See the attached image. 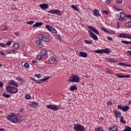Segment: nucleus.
Listing matches in <instances>:
<instances>
[{
    "label": "nucleus",
    "instance_id": "obj_12",
    "mask_svg": "<svg viewBox=\"0 0 131 131\" xmlns=\"http://www.w3.org/2000/svg\"><path fill=\"white\" fill-rule=\"evenodd\" d=\"M39 7H40L42 9V10H44L45 11H46L47 9L49 8V5L47 4H41L39 5Z\"/></svg>",
    "mask_w": 131,
    "mask_h": 131
},
{
    "label": "nucleus",
    "instance_id": "obj_59",
    "mask_svg": "<svg viewBox=\"0 0 131 131\" xmlns=\"http://www.w3.org/2000/svg\"><path fill=\"white\" fill-rule=\"evenodd\" d=\"M0 54H1V55H2L3 56H6V54L3 51L0 52Z\"/></svg>",
    "mask_w": 131,
    "mask_h": 131
},
{
    "label": "nucleus",
    "instance_id": "obj_58",
    "mask_svg": "<svg viewBox=\"0 0 131 131\" xmlns=\"http://www.w3.org/2000/svg\"><path fill=\"white\" fill-rule=\"evenodd\" d=\"M107 38L108 40H112V37H111V36H107Z\"/></svg>",
    "mask_w": 131,
    "mask_h": 131
},
{
    "label": "nucleus",
    "instance_id": "obj_2",
    "mask_svg": "<svg viewBox=\"0 0 131 131\" xmlns=\"http://www.w3.org/2000/svg\"><path fill=\"white\" fill-rule=\"evenodd\" d=\"M6 91L10 94H16L18 92V89L11 85L6 86Z\"/></svg>",
    "mask_w": 131,
    "mask_h": 131
},
{
    "label": "nucleus",
    "instance_id": "obj_4",
    "mask_svg": "<svg viewBox=\"0 0 131 131\" xmlns=\"http://www.w3.org/2000/svg\"><path fill=\"white\" fill-rule=\"evenodd\" d=\"M37 37L38 38H39V39H41V40H43L44 41H50V36L48 35H47L40 34L38 35Z\"/></svg>",
    "mask_w": 131,
    "mask_h": 131
},
{
    "label": "nucleus",
    "instance_id": "obj_24",
    "mask_svg": "<svg viewBox=\"0 0 131 131\" xmlns=\"http://www.w3.org/2000/svg\"><path fill=\"white\" fill-rule=\"evenodd\" d=\"M42 24V23H36L33 25V27H39V26H41Z\"/></svg>",
    "mask_w": 131,
    "mask_h": 131
},
{
    "label": "nucleus",
    "instance_id": "obj_28",
    "mask_svg": "<svg viewBox=\"0 0 131 131\" xmlns=\"http://www.w3.org/2000/svg\"><path fill=\"white\" fill-rule=\"evenodd\" d=\"M94 53L96 54H103V49L95 50Z\"/></svg>",
    "mask_w": 131,
    "mask_h": 131
},
{
    "label": "nucleus",
    "instance_id": "obj_53",
    "mask_svg": "<svg viewBox=\"0 0 131 131\" xmlns=\"http://www.w3.org/2000/svg\"><path fill=\"white\" fill-rule=\"evenodd\" d=\"M17 53V51H15L14 49L11 50V54H16Z\"/></svg>",
    "mask_w": 131,
    "mask_h": 131
},
{
    "label": "nucleus",
    "instance_id": "obj_37",
    "mask_svg": "<svg viewBox=\"0 0 131 131\" xmlns=\"http://www.w3.org/2000/svg\"><path fill=\"white\" fill-rule=\"evenodd\" d=\"M50 78V76L45 77L43 79H40L41 81H46V80H48Z\"/></svg>",
    "mask_w": 131,
    "mask_h": 131
},
{
    "label": "nucleus",
    "instance_id": "obj_22",
    "mask_svg": "<svg viewBox=\"0 0 131 131\" xmlns=\"http://www.w3.org/2000/svg\"><path fill=\"white\" fill-rule=\"evenodd\" d=\"M103 54H109V53H111V51L109 50L108 48H106L105 49H102Z\"/></svg>",
    "mask_w": 131,
    "mask_h": 131
},
{
    "label": "nucleus",
    "instance_id": "obj_54",
    "mask_svg": "<svg viewBox=\"0 0 131 131\" xmlns=\"http://www.w3.org/2000/svg\"><path fill=\"white\" fill-rule=\"evenodd\" d=\"M118 65H120V66H125V63L123 62H121V63H119Z\"/></svg>",
    "mask_w": 131,
    "mask_h": 131
},
{
    "label": "nucleus",
    "instance_id": "obj_49",
    "mask_svg": "<svg viewBox=\"0 0 131 131\" xmlns=\"http://www.w3.org/2000/svg\"><path fill=\"white\" fill-rule=\"evenodd\" d=\"M37 58L38 60H42V56H41V55H38Z\"/></svg>",
    "mask_w": 131,
    "mask_h": 131
},
{
    "label": "nucleus",
    "instance_id": "obj_44",
    "mask_svg": "<svg viewBox=\"0 0 131 131\" xmlns=\"http://www.w3.org/2000/svg\"><path fill=\"white\" fill-rule=\"evenodd\" d=\"M33 23H34V21L32 20V21H27L26 23V24H29L30 25H32V24H33Z\"/></svg>",
    "mask_w": 131,
    "mask_h": 131
},
{
    "label": "nucleus",
    "instance_id": "obj_56",
    "mask_svg": "<svg viewBox=\"0 0 131 131\" xmlns=\"http://www.w3.org/2000/svg\"><path fill=\"white\" fill-rule=\"evenodd\" d=\"M57 39H58V40H61V37L60 35H58V37H57Z\"/></svg>",
    "mask_w": 131,
    "mask_h": 131
},
{
    "label": "nucleus",
    "instance_id": "obj_10",
    "mask_svg": "<svg viewBox=\"0 0 131 131\" xmlns=\"http://www.w3.org/2000/svg\"><path fill=\"white\" fill-rule=\"evenodd\" d=\"M126 17V14L125 13L121 12L120 13V17H118L117 20H119V21H124V18Z\"/></svg>",
    "mask_w": 131,
    "mask_h": 131
},
{
    "label": "nucleus",
    "instance_id": "obj_60",
    "mask_svg": "<svg viewBox=\"0 0 131 131\" xmlns=\"http://www.w3.org/2000/svg\"><path fill=\"white\" fill-rule=\"evenodd\" d=\"M126 17L128 18V19H131V15H126Z\"/></svg>",
    "mask_w": 131,
    "mask_h": 131
},
{
    "label": "nucleus",
    "instance_id": "obj_31",
    "mask_svg": "<svg viewBox=\"0 0 131 131\" xmlns=\"http://www.w3.org/2000/svg\"><path fill=\"white\" fill-rule=\"evenodd\" d=\"M100 29L104 31V32H106V33H110V31H109L107 29H105V28L101 27Z\"/></svg>",
    "mask_w": 131,
    "mask_h": 131
},
{
    "label": "nucleus",
    "instance_id": "obj_41",
    "mask_svg": "<svg viewBox=\"0 0 131 131\" xmlns=\"http://www.w3.org/2000/svg\"><path fill=\"white\" fill-rule=\"evenodd\" d=\"M116 4H118V5L120 4H122V0H115Z\"/></svg>",
    "mask_w": 131,
    "mask_h": 131
},
{
    "label": "nucleus",
    "instance_id": "obj_36",
    "mask_svg": "<svg viewBox=\"0 0 131 131\" xmlns=\"http://www.w3.org/2000/svg\"><path fill=\"white\" fill-rule=\"evenodd\" d=\"M116 76L117 77H118V78H123V77H125L126 76L122 75H119V74H116Z\"/></svg>",
    "mask_w": 131,
    "mask_h": 131
},
{
    "label": "nucleus",
    "instance_id": "obj_38",
    "mask_svg": "<svg viewBox=\"0 0 131 131\" xmlns=\"http://www.w3.org/2000/svg\"><path fill=\"white\" fill-rule=\"evenodd\" d=\"M106 73H108V74H113L114 72L113 71L111 70H108L106 71Z\"/></svg>",
    "mask_w": 131,
    "mask_h": 131
},
{
    "label": "nucleus",
    "instance_id": "obj_32",
    "mask_svg": "<svg viewBox=\"0 0 131 131\" xmlns=\"http://www.w3.org/2000/svg\"><path fill=\"white\" fill-rule=\"evenodd\" d=\"M85 43H86L87 45H92L93 43V41L90 40H84Z\"/></svg>",
    "mask_w": 131,
    "mask_h": 131
},
{
    "label": "nucleus",
    "instance_id": "obj_42",
    "mask_svg": "<svg viewBox=\"0 0 131 131\" xmlns=\"http://www.w3.org/2000/svg\"><path fill=\"white\" fill-rule=\"evenodd\" d=\"M50 32H53V33H57V30L54 28V27H52V29H51V31Z\"/></svg>",
    "mask_w": 131,
    "mask_h": 131
},
{
    "label": "nucleus",
    "instance_id": "obj_30",
    "mask_svg": "<svg viewBox=\"0 0 131 131\" xmlns=\"http://www.w3.org/2000/svg\"><path fill=\"white\" fill-rule=\"evenodd\" d=\"M119 117H120V122H122L124 124H125V123H126V122H125L124 120H123V117H122V116H121Z\"/></svg>",
    "mask_w": 131,
    "mask_h": 131
},
{
    "label": "nucleus",
    "instance_id": "obj_29",
    "mask_svg": "<svg viewBox=\"0 0 131 131\" xmlns=\"http://www.w3.org/2000/svg\"><path fill=\"white\" fill-rule=\"evenodd\" d=\"M71 8L75 10V11H77V12L79 11V9H78V7H76V5H72Z\"/></svg>",
    "mask_w": 131,
    "mask_h": 131
},
{
    "label": "nucleus",
    "instance_id": "obj_48",
    "mask_svg": "<svg viewBox=\"0 0 131 131\" xmlns=\"http://www.w3.org/2000/svg\"><path fill=\"white\" fill-rule=\"evenodd\" d=\"M102 13L103 14H105V15H109V12L108 11H106V10H103Z\"/></svg>",
    "mask_w": 131,
    "mask_h": 131
},
{
    "label": "nucleus",
    "instance_id": "obj_23",
    "mask_svg": "<svg viewBox=\"0 0 131 131\" xmlns=\"http://www.w3.org/2000/svg\"><path fill=\"white\" fill-rule=\"evenodd\" d=\"M30 106L31 107H33L34 108H35V107H37V106H38V104L35 102H32L30 103Z\"/></svg>",
    "mask_w": 131,
    "mask_h": 131
},
{
    "label": "nucleus",
    "instance_id": "obj_40",
    "mask_svg": "<svg viewBox=\"0 0 131 131\" xmlns=\"http://www.w3.org/2000/svg\"><path fill=\"white\" fill-rule=\"evenodd\" d=\"M25 98L27 99V100H29V99H31V96L29 94L26 95Z\"/></svg>",
    "mask_w": 131,
    "mask_h": 131
},
{
    "label": "nucleus",
    "instance_id": "obj_55",
    "mask_svg": "<svg viewBox=\"0 0 131 131\" xmlns=\"http://www.w3.org/2000/svg\"><path fill=\"white\" fill-rule=\"evenodd\" d=\"M4 86V82L0 81V88H3Z\"/></svg>",
    "mask_w": 131,
    "mask_h": 131
},
{
    "label": "nucleus",
    "instance_id": "obj_26",
    "mask_svg": "<svg viewBox=\"0 0 131 131\" xmlns=\"http://www.w3.org/2000/svg\"><path fill=\"white\" fill-rule=\"evenodd\" d=\"M95 131H104V129L102 126H98L97 128H95Z\"/></svg>",
    "mask_w": 131,
    "mask_h": 131
},
{
    "label": "nucleus",
    "instance_id": "obj_27",
    "mask_svg": "<svg viewBox=\"0 0 131 131\" xmlns=\"http://www.w3.org/2000/svg\"><path fill=\"white\" fill-rule=\"evenodd\" d=\"M46 28H47V29H48V30H49V31H51L52 28H53V27L50 26V25H46V26H45Z\"/></svg>",
    "mask_w": 131,
    "mask_h": 131
},
{
    "label": "nucleus",
    "instance_id": "obj_47",
    "mask_svg": "<svg viewBox=\"0 0 131 131\" xmlns=\"http://www.w3.org/2000/svg\"><path fill=\"white\" fill-rule=\"evenodd\" d=\"M12 43V41H9L7 42L6 43V47H7V46H8V47H10V46H11V44Z\"/></svg>",
    "mask_w": 131,
    "mask_h": 131
},
{
    "label": "nucleus",
    "instance_id": "obj_25",
    "mask_svg": "<svg viewBox=\"0 0 131 131\" xmlns=\"http://www.w3.org/2000/svg\"><path fill=\"white\" fill-rule=\"evenodd\" d=\"M19 44L17 43H14L13 44V49H15V50H18V49H19Z\"/></svg>",
    "mask_w": 131,
    "mask_h": 131
},
{
    "label": "nucleus",
    "instance_id": "obj_33",
    "mask_svg": "<svg viewBox=\"0 0 131 131\" xmlns=\"http://www.w3.org/2000/svg\"><path fill=\"white\" fill-rule=\"evenodd\" d=\"M122 43H124V45H129V43H131V41H125V40H122L121 41Z\"/></svg>",
    "mask_w": 131,
    "mask_h": 131
},
{
    "label": "nucleus",
    "instance_id": "obj_63",
    "mask_svg": "<svg viewBox=\"0 0 131 131\" xmlns=\"http://www.w3.org/2000/svg\"><path fill=\"white\" fill-rule=\"evenodd\" d=\"M127 53L128 54V55H129V56L131 57V51H127Z\"/></svg>",
    "mask_w": 131,
    "mask_h": 131
},
{
    "label": "nucleus",
    "instance_id": "obj_6",
    "mask_svg": "<svg viewBox=\"0 0 131 131\" xmlns=\"http://www.w3.org/2000/svg\"><path fill=\"white\" fill-rule=\"evenodd\" d=\"M118 109H120L122 111H124V112H126V111H128L129 110L130 107L127 105H122V104L118 105Z\"/></svg>",
    "mask_w": 131,
    "mask_h": 131
},
{
    "label": "nucleus",
    "instance_id": "obj_57",
    "mask_svg": "<svg viewBox=\"0 0 131 131\" xmlns=\"http://www.w3.org/2000/svg\"><path fill=\"white\" fill-rule=\"evenodd\" d=\"M124 34L122 33V34L119 35L118 36H119V37H124Z\"/></svg>",
    "mask_w": 131,
    "mask_h": 131
},
{
    "label": "nucleus",
    "instance_id": "obj_46",
    "mask_svg": "<svg viewBox=\"0 0 131 131\" xmlns=\"http://www.w3.org/2000/svg\"><path fill=\"white\" fill-rule=\"evenodd\" d=\"M113 10H114V11H121V9H118L117 8H116V7H115V6H113Z\"/></svg>",
    "mask_w": 131,
    "mask_h": 131
},
{
    "label": "nucleus",
    "instance_id": "obj_11",
    "mask_svg": "<svg viewBox=\"0 0 131 131\" xmlns=\"http://www.w3.org/2000/svg\"><path fill=\"white\" fill-rule=\"evenodd\" d=\"M88 29H90V30H91V31H93V32H94L95 34H99V33H100L99 31H98V30H97L96 28H94V27L91 26H89L88 27Z\"/></svg>",
    "mask_w": 131,
    "mask_h": 131
},
{
    "label": "nucleus",
    "instance_id": "obj_62",
    "mask_svg": "<svg viewBox=\"0 0 131 131\" xmlns=\"http://www.w3.org/2000/svg\"><path fill=\"white\" fill-rule=\"evenodd\" d=\"M127 35H128V34H126V33H125L124 34V38H127Z\"/></svg>",
    "mask_w": 131,
    "mask_h": 131
},
{
    "label": "nucleus",
    "instance_id": "obj_13",
    "mask_svg": "<svg viewBox=\"0 0 131 131\" xmlns=\"http://www.w3.org/2000/svg\"><path fill=\"white\" fill-rule=\"evenodd\" d=\"M8 84L10 85H13V86H15L16 88H18V84L17 83L14 81V80H10L8 82Z\"/></svg>",
    "mask_w": 131,
    "mask_h": 131
},
{
    "label": "nucleus",
    "instance_id": "obj_9",
    "mask_svg": "<svg viewBox=\"0 0 131 131\" xmlns=\"http://www.w3.org/2000/svg\"><path fill=\"white\" fill-rule=\"evenodd\" d=\"M88 32L90 36L94 40H98V36L96 34L92 32L90 30H88Z\"/></svg>",
    "mask_w": 131,
    "mask_h": 131
},
{
    "label": "nucleus",
    "instance_id": "obj_14",
    "mask_svg": "<svg viewBox=\"0 0 131 131\" xmlns=\"http://www.w3.org/2000/svg\"><path fill=\"white\" fill-rule=\"evenodd\" d=\"M114 116L116 117L117 118H119L120 116H121V112L118 111L117 110H114Z\"/></svg>",
    "mask_w": 131,
    "mask_h": 131
},
{
    "label": "nucleus",
    "instance_id": "obj_20",
    "mask_svg": "<svg viewBox=\"0 0 131 131\" xmlns=\"http://www.w3.org/2000/svg\"><path fill=\"white\" fill-rule=\"evenodd\" d=\"M47 54H48V52L46 50H42L40 52V56L43 57V56H47Z\"/></svg>",
    "mask_w": 131,
    "mask_h": 131
},
{
    "label": "nucleus",
    "instance_id": "obj_64",
    "mask_svg": "<svg viewBox=\"0 0 131 131\" xmlns=\"http://www.w3.org/2000/svg\"><path fill=\"white\" fill-rule=\"evenodd\" d=\"M125 66L126 67H130L131 68V64H125Z\"/></svg>",
    "mask_w": 131,
    "mask_h": 131
},
{
    "label": "nucleus",
    "instance_id": "obj_5",
    "mask_svg": "<svg viewBox=\"0 0 131 131\" xmlns=\"http://www.w3.org/2000/svg\"><path fill=\"white\" fill-rule=\"evenodd\" d=\"M73 129L75 131H84V127L79 124H75Z\"/></svg>",
    "mask_w": 131,
    "mask_h": 131
},
{
    "label": "nucleus",
    "instance_id": "obj_34",
    "mask_svg": "<svg viewBox=\"0 0 131 131\" xmlns=\"http://www.w3.org/2000/svg\"><path fill=\"white\" fill-rule=\"evenodd\" d=\"M123 131H131V128L130 127L127 126L125 127V129L123 130Z\"/></svg>",
    "mask_w": 131,
    "mask_h": 131
},
{
    "label": "nucleus",
    "instance_id": "obj_50",
    "mask_svg": "<svg viewBox=\"0 0 131 131\" xmlns=\"http://www.w3.org/2000/svg\"><path fill=\"white\" fill-rule=\"evenodd\" d=\"M108 61H109V62H111L112 63H114L115 62V60H114L112 58H109Z\"/></svg>",
    "mask_w": 131,
    "mask_h": 131
},
{
    "label": "nucleus",
    "instance_id": "obj_21",
    "mask_svg": "<svg viewBox=\"0 0 131 131\" xmlns=\"http://www.w3.org/2000/svg\"><path fill=\"white\" fill-rule=\"evenodd\" d=\"M109 131H118V128H117V126L114 125L113 127L108 128Z\"/></svg>",
    "mask_w": 131,
    "mask_h": 131
},
{
    "label": "nucleus",
    "instance_id": "obj_43",
    "mask_svg": "<svg viewBox=\"0 0 131 131\" xmlns=\"http://www.w3.org/2000/svg\"><path fill=\"white\" fill-rule=\"evenodd\" d=\"M42 41H41V39H40V40H38L36 41V43L38 46H39V45H41Z\"/></svg>",
    "mask_w": 131,
    "mask_h": 131
},
{
    "label": "nucleus",
    "instance_id": "obj_1",
    "mask_svg": "<svg viewBox=\"0 0 131 131\" xmlns=\"http://www.w3.org/2000/svg\"><path fill=\"white\" fill-rule=\"evenodd\" d=\"M7 118L8 120H10V121L13 123L20 122V121L21 120V117L18 116L15 114H11L9 115L8 116H7Z\"/></svg>",
    "mask_w": 131,
    "mask_h": 131
},
{
    "label": "nucleus",
    "instance_id": "obj_3",
    "mask_svg": "<svg viewBox=\"0 0 131 131\" xmlns=\"http://www.w3.org/2000/svg\"><path fill=\"white\" fill-rule=\"evenodd\" d=\"M70 82H79V77L77 75H73L69 79Z\"/></svg>",
    "mask_w": 131,
    "mask_h": 131
},
{
    "label": "nucleus",
    "instance_id": "obj_45",
    "mask_svg": "<svg viewBox=\"0 0 131 131\" xmlns=\"http://www.w3.org/2000/svg\"><path fill=\"white\" fill-rule=\"evenodd\" d=\"M24 67H25V68H29V64L28 63H25L24 65Z\"/></svg>",
    "mask_w": 131,
    "mask_h": 131
},
{
    "label": "nucleus",
    "instance_id": "obj_8",
    "mask_svg": "<svg viewBox=\"0 0 131 131\" xmlns=\"http://www.w3.org/2000/svg\"><path fill=\"white\" fill-rule=\"evenodd\" d=\"M48 13H49L50 14H54L55 15H58V16H60V15H61V11L57 9L51 10L48 11Z\"/></svg>",
    "mask_w": 131,
    "mask_h": 131
},
{
    "label": "nucleus",
    "instance_id": "obj_18",
    "mask_svg": "<svg viewBox=\"0 0 131 131\" xmlns=\"http://www.w3.org/2000/svg\"><path fill=\"white\" fill-rule=\"evenodd\" d=\"M16 80H17L18 82L20 83V84H22L23 85L24 84V80L21 78V77H17L16 78Z\"/></svg>",
    "mask_w": 131,
    "mask_h": 131
},
{
    "label": "nucleus",
    "instance_id": "obj_16",
    "mask_svg": "<svg viewBox=\"0 0 131 131\" xmlns=\"http://www.w3.org/2000/svg\"><path fill=\"white\" fill-rule=\"evenodd\" d=\"M49 61L51 62L52 64H56V63H57V60H56V58L54 57H51L49 59Z\"/></svg>",
    "mask_w": 131,
    "mask_h": 131
},
{
    "label": "nucleus",
    "instance_id": "obj_15",
    "mask_svg": "<svg viewBox=\"0 0 131 131\" xmlns=\"http://www.w3.org/2000/svg\"><path fill=\"white\" fill-rule=\"evenodd\" d=\"M92 12H93V15H94V16H96V17L101 16V14H100V13L99 12V11H98V10L95 9L94 10H93Z\"/></svg>",
    "mask_w": 131,
    "mask_h": 131
},
{
    "label": "nucleus",
    "instance_id": "obj_19",
    "mask_svg": "<svg viewBox=\"0 0 131 131\" xmlns=\"http://www.w3.org/2000/svg\"><path fill=\"white\" fill-rule=\"evenodd\" d=\"M79 54L80 57H82L83 58H86L88 57V54L85 52L80 51Z\"/></svg>",
    "mask_w": 131,
    "mask_h": 131
},
{
    "label": "nucleus",
    "instance_id": "obj_39",
    "mask_svg": "<svg viewBox=\"0 0 131 131\" xmlns=\"http://www.w3.org/2000/svg\"><path fill=\"white\" fill-rule=\"evenodd\" d=\"M3 97H5V98H10V95H9V94H6V93H4L3 94Z\"/></svg>",
    "mask_w": 131,
    "mask_h": 131
},
{
    "label": "nucleus",
    "instance_id": "obj_35",
    "mask_svg": "<svg viewBox=\"0 0 131 131\" xmlns=\"http://www.w3.org/2000/svg\"><path fill=\"white\" fill-rule=\"evenodd\" d=\"M125 26H126V27H127V28H129V27H130V26H131V22L128 21V23H126Z\"/></svg>",
    "mask_w": 131,
    "mask_h": 131
},
{
    "label": "nucleus",
    "instance_id": "obj_51",
    "mask_svg": "<svg viewBox=\"0 0 131 131\" xmlns=\"http://www.w3.org/2000/svg\"><path fill=\"white\" fill-rule=\"evenodd\" d=\"M0 47H2V48H6V44L4 43H0Z\"/></svg>",
    "mask_w": 131,
    "mask_h": 131
},
{
    "label": "nucleus",
    "instance_id": "obj_17",
    "mask_svg": "<svg viewBox=\"0 0 131 131\" xmlns=\"http://www.w3.org/2000/svg\"><path fill=\"white\" fill-rule=\"evenodd\" d=\"M69 90L71 92H74V91H77V87L75 85H71Z\"/></svg>",
    "mask_w": 131,
    "mask_h": 131
},
{
    "label": "nucleus",
    "instance_id": "obj_52",
    "mask_svg": "<svg viewBox=\"0 0 131 131\" xmlns=\"http://www.w3.org/2000/svg\"><path fill=\"white\" fill-rule=\"evenodd\" d=\"M35 77H37V78H40V77H41L40 74H35Z\"/></svg>",
    "mask_w": 131,
    "mask_h": 131
},
{
    "label": "nucleus",
    "instance_id": "obj_7",
    "mask_svg": "<svg viewBox=\"0 0 131 131\" xmlns=\"http://www.w3.org/2000/svg\"><path fill=\"white\" fill-rule=\"evenodd\" d=\"M47 107L49 108V109H51V110H53L54 111H58V110H59V109H60V108L59 107L58 105H52V104H49V105H47Z\"/></svg>",
    "mask_w": 131,
    "mask_h": 131
},
{
    "label": "nucleus",
    "instance_id": "obj_61",
    "mask_svg": "<svg viewBox=\"0 0 131 131\" xmlns=\"http://www.w3.org/2000/svg\"><path fill=\"white\" fill-rule=\"evenodd\" d=\"M107 105H113V103H112V102H110V101H108L107 102Z\"/></svg>",
    "mask_w": 131,
    "mask_h": 131
}]
</instances>
